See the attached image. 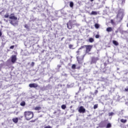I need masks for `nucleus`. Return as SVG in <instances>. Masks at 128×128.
Wrapping results in <instances>:
<instances>
[{"label": "nucleus", "mask_w": 128, "mask_h": 128, "mask_svg": "<svg viewBox=\"0 0 128 128\" xmlns=\"http://www.w3.org/2000/svg\"><path fill=\"white\" fill-rule=\"evenodd\" d=\"M93 46H94L92 45H84L83 46H81L79 50H82V48H86V54H90V52Z\"/></svg>", "instance_id": "f257e3e1"}, {"label": "nucleus", "mask_w": 128, "mask_h": 128, "mask_svg": "<svg viewBox=\"0 0 128 128\" xmlns=\"http://www.w3.org/2000/svg\"><path fill=\"white\" fill-rule=\"evenodd\" d=\"M66 24L67 28L68 30H72V28H74V26H78V24L76 23V21L75 20H69Z\"/></svg>", "instance_id": "f03ea898"}, {"label": "nucleus", "mask_w": 128, "mask_h": 128, "mask_svg": "<svg viewBox=\"0 0 128 128\" xmlns=\"http://www.w3.org/2000/svg\"><path fill=\"white\" fill-rule=\"evenodd\" d=\"M9 18L10 20H11L10 21V24H12V26H16V24H18V22H16V20H18V17L16 16H14V14L12 13L10 15Z\"/></svg>", "instance_id": "7ed1b4c3"}, {"label": "nucleus", "mask_w": 128, "mask_h": 128, "mask_svg": "<svg viewBox=\"0 0 128 128\" xmlns=\"http://www.w3.org/2000/svg\"><path fill=\"white\" fill-rule=\"evenodd\" d=\"M24 116L26 120H30L34 118V112L30 111H26L24 112Z\"/></svg>", "instance_id": "20e7f679"}, {"label": "nucleus", "mask_w": 128, "mask_h": 128, "mask_svg": "<svg viewBox=\"0 0 128 128\" xmlns=\"http://www.w3.org/2000/svg\"><path fill=\"white\" fill-rule=\"evenodd\" d=\"M28 86L31 88H33L36 90H38V88H40V86L36 83L30 84H29Z\"/></svg>", "instance_id": "39448f33"}, {"label": "nucleus", "mask_w": 128, "mask_h": 128, "mask_svg": "<svg viewBox=\"0 0 128 128\" xmlns=\"http://www.w3.org/2000/svg\"><path fill=\"white\" fill-rule=\"evenodd\" d=\"M17 60L16 55H12L11 56V62L12 64H16V62Z\"/></svg>", "instance_id": "423d86ee"}, {"label": "nucleus", "mask_w": 128, "mask_h": 128, "mask_svg": "<svg viewBox=\"0 0 128 128\" xmlns=\"http://www.w3.org/2000/svg\"><path fill=\"white\" fill-rule=\"evenodd\" d=\"M78 112L80 113L82 112V114H84V112H86V109L84 108V106H80L79 108Z\"/></svg>", "instance_id": "0eeeda50"}, {"label": "nucleus", "mask_w": 128, "mask_h": 128, "mask_svg": "<svg viewBox=\"0 0 128 128\" xmlns=\"http://www.w3.org/2000/svg\"><path fill=\"white\" fill-rule=\"evenodd\" d=\"M98 60V58L92 57L91 62L92 64H96Z\"/></svg>", "instance_id": "6e6552de"}, {"label": "nucleus", "mask_w": 128, "mask_h": 128, "mask_svg": "<svg viewBox=\"0 0 128 128\" xmlns=\"http://www.w3.org/2000/svg\"><path fill=\"white\" fill-rule=\"evenodd\" d=\"M12 120L13 122H14V124H18V118H13L12 119Z\"/></svg>", "instance_id": "1a4fd4ad"}, {"label": "nucleus", "mask_w": 128, "mask_h": 128, "mask_svg": "<svg viewBox=\"0 0 128 128\" xmlns=\"http://www.w3.org/2000/svg\"><path fill=\"white\" fill-rule=\"evenodd\" d=\"M90 14V16H96V14H98V12L96 11H92Z\"/></svg>", "instance_id": "9d476101"}, {"label": "nucleus", "mask_w": 128, "mask_h": 128, "mask_svg": "<svg viewBox=\"0 0 128 128\" xmlns=\"http://www.w3.org/2000/svg\"><path fill=\"white\" fill-rule=\"evenodd\" d=\"M106 30V32H112V27L107 28Z\"/></svg>", "instance_id": "9b49d317"}, {"label": "nucleus", "mask_w": 128, "mask_h": 128, "mask_svg": "<svg viewBox=\"0 0 128 128\" xmlns=\"http://www.w3.org/2000/svg\"><path fill=\"white\" fill-rule=\"evenodd\" d=\"M34 110H42V107L40 106H36L34 108Z\"/></svg>", "instance_id": "f8f14e48"}, {"label": "nucleus", "mask_w": 128, "mask_h": 128, "mask_svg": "<svg viewBox=\"0 0 128 128\" xmlns=\"http://www.w3.org/2000/svg\"><path fill=\"white\" fill-rule=\"evenodd\" d=\"M112 44H114V46H118V41L113 40Z\"/></svg>", "instance_id": "ddd939ff"}, {"label": "nucleus", "mask_w": 128, "mask_h": 128, "mask_svg": "<svg viewBox=\"0 0 128 128\" xmlns=\"http://www.w3.org/2000/svg\"><path fill=\"white\" fill-rule=\"evenodd\" d=\"M120 122H122V124H126V122H128V120H124V119H121L120 120Z\"/></svg>", "instance_id": "4468645a"}, {"label": "nucleus", "mask_w": 128, "mask_h": 128, "mask_svg": "<svg viewBox=\"0 0 128 128\" xmlns=\"http://www.w3.org/2000/svg\"><path fill=\"white\" fill-rule=\"evenodd\" d=\"M20 105L22 106H26V102L24 101H22L20 102Z\"/></svg>", "instance_id": "2eb2a0df"}, {"label": "nucleus", "mask_w": 128, "mask_h": 128, "mask_svg": "<svg viewBox=\"0 0 128 128\" xmlns=\"http://www.w3.org/2000/svg\"><path fill=\"white\" fill-rule=\"evenodd\" d=\"M112 128V124L108 123L106 126V128Z\"/></svg>", "instance_id": "dca6fc26"}, {"label": "nucleus", "mask_w": 128, "mask_h": 128, "mask_svg": "<svg viewBox=\"0 0 128 128\" xmlns=\"http://www.w3.org/2000/svg\"><path fill=\"white\" fill-rule=\"evenodd\" d=\"M24 28H26V30H30V26H28V24H24Z\"/></svg>", "instance_id": "f3484780"}, {"label": "nucleus", "mask_w": 128, "mask_h": 128, "mask_svg": "<svg viewBox=\"0 0 128 128\" xmlns=\"http://www.w3.org/2000/svg\"><path fill=\"white\" fill-rule=\"evenodd\" d=\"M70 8H74V2H70Z\"/></svg>", "instance_id": "a211bd4d"}, {"label": "nucleus", "mask_w": 128, "mask_h": 128, "mask_svg": "<svg viewBox=\"0 0 128 128\" xmlns=\"http://www.w3.org/2000/svg\"><path fill=\"white\" fill-rule=\"evenodd\" d=\"M94 26L96 28H100V24H94Z\"/></svg>", "instance_id": "6ab92c4d"}, {"label": "nucleus", "mask_w": 128, "mask_h": 128, "mask_svg": "<svg viewBox=\"0 0 128 128\" xmlns=\"http://www.w3.org/2000/svg\"><path fill=\"white\" fill-rule=\"evenodd\" d=\"M89 42H94V38H89Z\"/></svg>", "instance_id": "aec40b11"}, {"label": "nucleus", "mask_w": 128, "mask_h": 128, "mask_svg": "<svg viewBox=\"0 0 128 128\" xmlns=\"http://www.w3.org/2000/svg\"><path fill=\"white\" fill-rule=\"evenodd\" d=\"M61 108H62V110H64L65 108H66V106L65 104H62L61 106Z\"/></svg>", "instance_id": "412c9836"}, {"label": "nucleus", "mask_w": 128, "mask_h": 128, "mask_svg": "<svg viewBox=\"0 0 128 128\" xmlns=\"http://www.w3.org/2000/svg\"><path fill=\"white\" fill-rule=\"evenodd\" d=\"M114 113L113 112H111L108 113V116H114Z\"/></svg>", "instance_id": "4be33fe9"}, {"label": "nucleus", "mask_w": 128, "mask_h": 128, "mask_svg": "<svg viewBox=\"0 0 128 128\" xmlns=\"http://www.w3.org/2000/svg\"><path fill=\"white\" fill-rule=\"evenodd\" d=\"M8 16H10L8 15V14H6V15L4 16V18H8Z\"/></svg>", "instance_id": "5701e85b"}, {"label": "nucleus", "mask_w": 128, "mask_h": 128, "mask_svg": "<svg viewBox=\"0 0 128 128\" xmlns=\"http://www.w3.org/2000/svg\"><path fill=\"white\" fill-rule=\"evenodd\" d=\"M76 64H73L72 65V70H76Z\"/></svg>", "instance_id": "b1692460"}, {"label": "nucleus", "mask_w": 128, "mask_h": 128, "mask_svg": "<svg viewBox=\"0 0 128 128\" xmlns=\"http://www.w3.org/2000/svg\"><path fill=\"white\" fill-rule=\"evenodd\" d=\"M98 104L94 105V110H96V109L98 108Z\"/></svg>", "instance_id": "393cba45"}, {"label": "nucleus", "mask_w": 128, "mask_h": 128, "mask_svg": "<svg viewBox=\"0 0 128 128\" xmlns=\"http://www.w3.org/2000/svg\"><path fill=\"white\" fill-rule=\"evenodd\" d=\"M10 50H14V46H12L10 47Z\"/></svg>", "instance_id": "a878e982"}, {"label": "nucleus", "mask_w": 128, "mask_h": 128, "mask_svg": "<svg viewBox=\"0 0 128 128\" xmlns=\"http://www.w3.org/2000/svg\"><path fill=\"white\" fill-rule=\"evenodd\" d=\"M110 23L112 24H114V22L113 20H110Z\"/></svg>", "instance_id": "bb28decb"}, {"label": "nucleus", "mask_w": 128, "mask_h": 128, "mask_svg": "<svg viewBox=\"0 0 128 128\" xmlns=\"http://www.w3.org/2000/svg\"><path fill=\"white\" fill-rule=\"evenodd\" d=\"M96 38H100V35L96 34L95 36Z\"/></svg>", "instance_id": "cd10ccee"}, {"label": "nucleus", "mask_w": 128, "mask_h": 128, "mask_svg": "<svg viewBox=\"0 0 128 128\" xmlns=\"http://www.w3.org/2000/svg\"><path fill=\"white\" fill-rule=\"evenodd\" d=\"M30 66H34V62H32Z\"/></svg>", "instance_id": "c85d7f7f"}, {"label": "nucleus", "mask_w": 128, "mask_h": 128, "mask_svg": "<svg viewBox=\"0 0 128 128\" xmlns=\"http://www.w3.org/2000/svg\"><path fill=\"white\" fill-rule=\"evenodd\" d=\"M44 128H52V126H45Z\"/></svg>", "instance_id": "c756f323"}, {"label": "nucleus", "mask_w": 128, "mask_h": 128, "mask_svg": "<svg viewBox=\"0 0 128 128\" xmlns=\"http://www.w3.org/2000/svg\"><path fill=\"white\" fill-rule=\"evenodd\" d=\"M98 90H96L94 94L96 96V94H98Z\"/></svg>", "instance_id": "7c9ffc66"}, {"label": "nucleus", "mask_w": 128, "mask_h": 128, "mask_svg": "<svg viewBox=\"0 0 128 128\" xmlns=\"http://www.w3.org/2000/svg\"><path fill=\"white\" fill-rule=\"evenodd\" d=\"M69 48H72V46H72V44H69Z\"/></svg>", "instance_id": "2f4dec72"}, {"label": "nucleus", "mask_w": 128, "mask_h": 128, "mask_svg": "<svg viewBox=\"0 0 128 128\" xmlns=\"http://www.w3.org/2000/svg\"><path fill=\"white\" fill-rule=\"evenodd\" d=\"M126 2V0H122V4H124Z\"/></svg>", "instance_id": "473e14b6"}, {"label": "nucleus", "mask_w": 128, "mask_h": 128, "mask_svg": "<svg viewBox=\"0 0 128 128\" xmlns=\"http://www.w3.org/2000/svg\"><path fill=\"white\" fill-rule=\"evenodd\" d=\"M125 92H128V87L124 90Z\"/></svg>", "instance_id": "72a5a7b5"}, {"label": "nucleus", "mask_w": 128, "mask_h": 128, "mask_svg": "<svg viewBox=\"0 0 128 128\" xmlns=\"http://www.w3.org/2000/svg\"><path fill=\"white\" fill-rule=\"evenodd\" d=\"M2 31H0V36H2Z\"/></svg>", "instance_id": "f704fd0d"}, {"label": "nucleus", "mask_w": 128, "mask_h": 128, "mask_svg": "<svg viewBox=\"0 0 128 128\" xmlns=\"http://www.w3.org/2000/svg\"><path fill=\"white\" fill-rule=\"evenodd\" d=\"M108 65V64L106 62L104 63V66H106Z\"/></svg>", "instance_id": "c9c22d12"}, {"label": "nucleus", "mask_w": 128, "mask_h": 128, "mask_svg": "<svg viewBox=\"0 0 128 128\" xmlns=\"http://www.w3.org/2000/svg\"><path fill=\"white\" fill-rule=\"evenodd\" d=\"M76 54H80V50H78V51L76 52Z\"/></svg>", "instance_id": "e433bc0d"}, {"label": "nucleus", "mask_w": 128, "mask_h": 128, "mask_svg": "<svg viewBox=\"0 0 128 128\" xmlns=\"http://www.w3.org/2000/svg\"><path fill=\"white\" fill-rule=\"evenodd\" d=\"M64 38H62V39H61V40H64Z\"/></svg>", "instance_id": "4c0bfd02"}, {"label": "nucleus", "mask_w": 128, "mask_h": 128, "mask_svg": "<svg viewBox=\"0 0 128 128\" xmlns=\"http://www.w3.org/2000/svg\"><path fill=\"white\" fill-rule=\"evenodd\" d=\"M60 66H61L60 65L58 66V68H60Z\"/></svg>", "instance_id": "58836bf2"}, {"label": "nucleus", "mask_w": 128, "mask_h": 128, "mask_svg": "<svg viewBox=\"0 0 128 128\" xmlns=\"http://www.w3.org/2000/svg\"><path fill=\"white\" fill-rule=\"evenodd\" d=\"M31 122H34V120H32Z\"/></svg>", "instance_id": "ea45409f"}, {"label": "nucleus", "mask_w": 128, "mask_h": 128, "mask_svg": "<svg viewBox=\"0 0 128 128\" xmlns=\"http://www.w3.org/2000/svg\"><path fill=\"white\" fill-rule=\"evenodd\" d=\"M90 2H93V1H94V0H90Z\"/></svg>", "instance_id": "a19ab883"}, {"label": "nucleus", "mask_w": 128, "mask_h": 128, "mask_svg": "<svg viewBox=\"0 0 128 128\" xmlns=\"http://www.w3.org/2000/svg\"><path fill=\"white\" fill-rule=\"evenodd\" d=\"M77 60H78V57H77Z\"/></svg>", "instance_id": "79ce46f5"}, {"label": "nucleus", "mask_w": 128, "mask_h": 128, "mask_svg": "<svg viewBox=\"0 0 128 128\" xmlns=\"http://www.w3.org/2000/svg\"><path fill=\"white\" fill-rule=\"evenodd\" d=\"M72 108V106H70V108Z\"/></svg>", "instance_id": "37998d69"}]
</instances>
